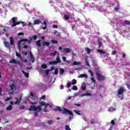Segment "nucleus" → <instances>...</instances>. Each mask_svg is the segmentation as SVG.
I'll return each mask as SVG.
<instances>
[{"mask_svg": "<svg viewBox=\"0 0 130 130\" xmlns=\"http://www.w3.org/2000/svg\"><path fill=\"white\" fill-rule=\"evenodd\" d=\"M29 104H31V106L28 110L29 111H35L34 113L35 117H37L39 115L38 112L42 110V109H41V106H38L37 107L35 105L37 104V102H29Z\"/></svg>", "mask_w": 130, "mask_h": 130, "instance_id": "nucleus-1", "label": "nucleus"}, {"mask_svg": "<svg viewBox=\"0 0 130 130\" xmlns=\"http://www.w3.org/2000/svg\"><path fill=\"white\" fill-rule=\"evenodd\" d=\"M55 111H59V112L62 111V113L63 114H69V115H74V114L72 111H70L66 108H63L62 110V109H61L60 107H56L55 109Z\"/></svg>", "mask_w": 130, "mask_h": 130, "instance_id": "nucleus-2", "label": "nucleus"}, {"mask_svg": "<svg viewBox=\"0 0 130 130\" xmlns=\"http://www.w3.org/2000/svg\"><path fill=\"white\" fill-rule=\"evenodd\" d=\"M124 87L121 86L120 87L117 92V96L118 98H120L121 100H122L123 99V96H124Z\"/></svg>", "mask_w": 130, "mask_h": 130, "instance_id": "nucleus-3", "label": "nucleus"}, {"mask_svg": "<svg viewBox=\"0 0 130 130\" xmlns=\"http://www.w3.org/2000/svg\"><path fill=\"white\" fill-rule=\"evenodd\" d=\"M56 61L54 60V61H49L48 62L49 64L55 66L57 64V63H60V62H61V61H60V59L58 56L56 57Z\"/></svg>", "mask_w": 130, "mask_h": 130, "instance_id": "nucleus-4", "label": "nucleus"}, {"mask_svg": "<svg viewBox=\"0 0 130 130\" xmlns=\"http://www.w3.org/2000/svg\"><path fill=\"white\" fill-rule=\"evenodd\" d=\"M96 76L99 81H105V79H106L105 76L101 75V74L99 73H96Z\"/></svg>", "mask_w": 130, "mask_h": 130, "instance_id": "nucleus-5", "label": "nucleus"}, {"mask_svg": "<svg viewBox=\"0 0 130 130\" xmlns=\"http://www.w3.org/2000/svg\"><path fill=\"white\" fill-rule=\"evenodd\" d=\"M33 40V39L32 38H30L29 40L27 39H21L19 43L18 44V48L20 49V48H21V47L20 46V43L21 42H28V43H31L32 42V41Z\"/></svg>", "mask_w": 130, "mask_h": 130, "instance_id": "nucleus-6", "label": "nucleus"}, {"mask_svg": "<svg viewBox=\"0 0 130 130\" xmlns=\"http://www.w3.org/2000/svg\"><path fill=\"white\" fill-rule=\"evenodd\" d=\"M15 99L16 100V101L14 103V105H17V104H20L21 101H22V95H20L19 98L15 97Z\"/></svg>", "mask_w": 130, "mask_h": 130, "instance_id": "nucleus-7", "label": "nucleus"}, {"mask_svg": "<svg viewBox=\"0 0 130 130\" xmlns=\"http://www.w3.org/2000/svg\"><path fill=\"white\" fill-rule=\"evenodd\" d=\"M40 105L39 106H41V109H42V106H45V108H46L47 106H49V107H51V106L49 104H46V103L45 102H41L40 103Z\"/></svg>", "mask_w": 130, "mask_h": 130, "instance_id": "nucleus-8", "label": "nucleus"}, {"mask_svg": "<svg viewBox=\"0 0 130 130\" xmlns=\"http://www.w3.org/2000/svg\"><path fill=\"white\" fill-rule=\"evenodd\" d=\"M38 24H42V22H41V20H40L39 19H36L34 21V25H38Z\"/></svg>", "mask_w": 130, "mask_h": 130, "instance_id": "nucleus-9", "label": "nucleus"}, {"mask_svg": "<svg viewBox=\"0 0 130 130\" xmlns=\"http://www.w3.org/2000/svg\"><path fill=\"white\" fill-rule=\"evenodd\" d=\"M30 58L31 62H34L35 61V58L34 57V56L32 54L31 52H30Z\"/></svg>", "mask_w": 130, "mask_h": 130, "instance_id": "nucleus-10", "label": "nucleus"}, {"mask_svg": "<svg viewBox=\"0 0 130 130\" xmlns=\"http://www.w3.org/2000/svg\"><path fill=\"white\" fill-rule=\"evenodd\" d=\"M4 44L6 48H10L11 45V44L9 43V42H4Z\"/></svg>", "mask_w": 130, "mask_h": 130, "instance_id": "nucleus-11", "label": "nucleus"}, {"mask_svg": "<svg viewBox=\"0 0 130 130\" xmlns=\"http://www.w3.org/2000/svg\"><path fill=\"white\" fill-rule=\"evenodd\" d=\"M10 63H18L20 64V62L19 61H16L15 59H11L9 61Z\"/></svg>", "mask_w": 130, "mask_h": 130, "instance_id": "nucleus-12", "label": "nucleus"}, {"mask_svg": "<svg viewBox=\"0 0 130 130\" xmlns=\"http://www.w3.org/2000/svg\"><path fill=\"white\" fill-rule=\"evenodd\" d=\"M11 91H14L16 89V85L15 84H11L10 85Z\"/></svg>", "mask_w": 130, "mask_h": 130, "instance_id": "nucleus-13", "label": "nucleus"}, {"mask_svg": "<svg viewBox=\"0 0 130 130\" xmlns=\"http://www.w3.org/2000/svg\"><path fill=\"white\" fill-rule=\"evenodd\" d=\"M10 45H14L15 44V41H14V39H13V37H11L10 38Z\"/></svg>", "mask_w": 130, "mask_h": 130, "instance_id": "nucleus-14", "label": "nucleus"}, {"mask_svg": "<svg viewBox=\"0 0 130 130\" xmlns=\"http://www.w3.org/2000/svg\"><path fill=\"white\" fill-rule=\"evenodd\" d=\"M86 89H87V87L86 86V84H85V83H83L82 84V85L81 86V90L85 91L86 90Z\"/></svg>", "mask_w": 130, "mask_h": 130, "instance_id": "nucleus-15", "label": "nucleus"}, {"mask_svg": "<svg viewBox=\"0 0 130 130\" xmlns=\"http://www.w3.org/2000/svg\"><path fill=\"white\" fill-rule=\"evenodd\" d=\"M74 112H75V113H76V114H78V115H82V111H79V110H74Z\"/></svg>", "mask_w": 130, "mask_h": 130, "instance_id": "nucleus-16", "label": "nucleus"}, {"mask_svg": "<svg viewBox=\"0 0 130 130\" xmlns=\"http://www.w3.org/2000/svg\"><path fill=\"white\" fill-rule=\"evenodd\" d=\"M78 78H88V75L87 74H81L79 75Z\"/></svg>", "mask_w": 130, "mask_h": 130, "instance_id": "nucleus-17", "label": "nucleus"}, {"mask_svg": "<svg viewBox=\"0 0 130 130\" xmlns=\"http://www.w3.org/2000/svg\"><path fill=\"white\" fill-rule=\"evenodd\" d=\"M64 50L66 53H70V52H71V49L69 48H64Z\"/></svg>", "mask_w": 130, "mask_h": 130, "instance_id": "nucleus-18", "label": "nucleus"}, {"mask_svg": "<svg viewBox=\"0 0 130 130\" xmlns=\"http://www.w3.org/2000/svg\"><path fill=\"white\" fill-rule=\"evenodd\" d=\"M43 24L45 26L43 27L42 29H43V30H45V29H47V22H46V21H44Z\"/></svg>", "mask_w": 130, "mask_h": 130, "instance_id": "nucleus-19", "label": "nucleus"}, {"mask_svg": "<svg viewBox=\"0 0 130 130\" xmlns=\"http://www.w3.org/2000/svg\"><path fill=\"white\" fill-rule=\"evenodd\" d=\"M98 52L102 53V54H106V52L105 51H103L102 50L98 49L97 50Z\"/></svg>", "mask_w": 130, "mask_h": 130, "instance_id": "nucleus-20", "label": "nucleus"}, {"mask_svg": "<svg viewBox=\"0 0 130 130\" xmlns=\"http://www.w3.org/2000/svg\"><path fill=\"white\" fill-rule=\"evenodd\" d=\"M43 46H44V45H46V46H47V47H48V46H49L50 45V43L48 42H44L43 43Z\"/></svg>", "mask_w": 130, "mask_h": 130, "instance_id": "nucleus-21", "label": "nucleus"}, {"mask_svg": "<svg viewBox=\"0 0 130 130\" xmlns=\"http://www.w3.org/2000/svg\"><path fill=\"white\" fill-rule=\"evenodd\" d=\"M22 21H18L15 23V24H12V27H16L17 25H20V24H21Z\"/></svg>", "mask_w": 130, "mask_h": 130, "instance_id": "nucleus-22", "label": "nucleus"}, {"mask_svg": "<svg viewBox=\"0 0 130 130\" xmlns=\"http://www.w3.org/2000/svg\"><path fill=\"white\" fill-rule=\"evenodd\" d=\"M81 96H82V97H83L84 96H92V94H91V93L88 92L86 93L82 94Z\"/></svg>", "mask_w": 130, "mask_h": 130, "instance_id": "nucleus-23", "label": "nucleus"}, {"mask_svg": "<svg viewBox=\"0 0 130 130\" xmlns=\"http://www.w3.org/2000/svg\"><path fill=\"white\" fill-rule=\"evenodd\" d=\"M108 111H110V112H112L113 111H115V108L111 107L108 109Z\"/></svg>", "mask_w": 130, "mask_h": 130, "instance_id": "nucleus-24", "label": "nucleus"}, {"mask_svg": "<svg viewBox=\"0 0 130 130\" xmlns=\"http://www.w3.org/2000/svg\"><path fill=\"white\" fill-rule=\"evenodd\" d=\"M13 109V106L11 105H9V106L6 107V110H12Z\"/></svg>", "mask_w": 130, "mask_h": 130, "instance_id": "nucleus-25", "label": "nucleus"}, {"mask_svg": "<svg viewBox=\"0 0 130 130\" xmlns=\"http://www.w3.org/2000/svg\"><path fill=\"white\" fill-rule=\"evenodd\" d=\"M57 53V51H55L54 52L51 53L50 54V55L51 56H55V55H56Z\"/></svg>", "mask_w": 130, "mask_h": 130, "instance_id": "nucleus-26", "label": "nucleus"}, {"mask_svg": "<svg viewBox=\"0 0 130 130\" xmlns=\"http://www.w3.org/2000/svg\"><path fill=\"white\" fill-rule=\"evenodd\" d=\"M80 64H81V62H77L76 61H75L73 63V66H80Z\"/></svg>", "mask_w": 130, "mask_h": 130, "instance_id": "nucleus-27", "label": "nucleus"}, {"mask_svg": "<svg viewBox=\"0 0 130 130\" xmlns=\"http://www.w3.org/2000/svg\"><path fill=\"white\" fill-rule=\"evenodd\" d=\"M11 20H12V22H13V25H15L16 23V17H13Z\"/></svg>", "mask_w": 130, "mask_h": 130, "instance_id": "nucleus-28", "label": "nucleus"}, {"mask_svg": "<svg viewBox=\"0 0 130 130\" xmlns=\"http://www.w3.org/2000/svg\"><path fill=\"white\" fill-rule=\"evenodd\" d=\"M59 71V74L60 75H62V74L64 73V70H63L62 68H60Z\"/></svg>", "mask_w": 130, "mask_h": 130, "instance_id": "nucleus-29", "label": "nucleus"}, {"mask_svg": "<svg viewBox=\"0 0 130 130\" xmlns=\"http://www.w3.org/2000/svg\"><path fill=\"white\" fill-rule=\"evenodd\" d=\"M85 51H87V54H89L91 52V49H89V48H86Z\"/></svg>", "mask_w": 130, "mask_h": 130, "instance_id": "nucleus-30", "label": "nucleus"}, {"mask_svg": "<svg viewBox=\"0 0 130 130\" xmlns=\"http://www.w3.org/2000/svg\"><path fill=\"white\" fill-rule=\"evenodd\" d=\"M22 73L23 74H24V76L26 77V78H28L29 77V73H26L24 71H22Z\"/></svg>", "mask_w": 130, "mask_h": 130, "instance_id": "nucleus-31", "label": "nucleus"}, {"mask_svg": "<svg viewBox=\"0 0 130 130\" xmlns=\"http://www.w3.org/2000/svg\"><path fill=\"white\" fill-rule=\"evenodd\" d=\"M64 18L65 19H66L67 21H68V20L70 19V16H69V15H64Z\"/></svg>", "mask_w": 130, "mask_h": 130, "instance_id": "nucleus-32", "label": "nucleus"}, {"mask_svg": "<svg viewBox=\"0 0 130 130\" xmlns=\"http://www.w3.org/2000/svg\"><path fill=\"white\" fill-rule=\"evenodd\" d=\"M41 41L40 40H38L37 42V45H38V46H39L40 47V46H41Z\"/></svg>", "mask_w": 130, "mask_h": 130, "instance_id": "nucleus-33", "label": "nucleus"}, {"mask_svg": "<svg viewBox=\"0 0 130 130\" xmlns=\"http://www.w3.org/2000/svg\"><path fill=\"white\" fill-rule=\"evenodd\" d=\"M98 43L99 44V48H100V47H101V45H102V42H101V41L99 40L98 41Z\"/></svg>", "mask_w": 130, "mask_h": 130, "instance_id": "nucleus-34", "label": "nucleus"}, {"mask_svg": "<svg viewBox=\"0 0 130 130\" xmlns=\"http://www.w3.org/2000/svg\"><path fill=\"white\" fill-rule=\"evenodd\" d=\"M124 23H125V24H126V25H130V21H129V20H125L124 21Z\"/></svg>", "mask_w": 130, "mask_h": 130, "instance_id": "nucleus-35", "label": "nucleus"}, {"mask_svg": "<svg viewBox=\"0 0 130 130\" xmlns=\"http://www.w3.org/2000/svg\"><path fill=\"white\" fill-rule=\"evenodd\" d=\"M65 129L66 130H71V128H70V126H69V125H66L65 126Z\"/></svg>", "mask_w": 130, "mask_h": 130, "instance_id": "nucleus-36", "label": "nucleus"}, {"mask_svg": "<svg viewBox=\"0 0 130 130\" xmlns=\"http://www.w3.org/2000/svg\"><path fill=\"white\" fill-rule=\"evenodd\" d=\"M41 67L42 69H47V66L46 64H43Z\"/></svg>", "mask_w": 130, "mask_h": 130, "instance_id": "nucleus-37", "label": "nucleus"}, {"mask_svg": "<svg viewBox=\"0 0 130 130\" xmlns=\"http://www.w3.org/2000/svg\"><path fill=\"white\" fill-rule=\"evenodd\" d=\"M19 109L20 110H23V109H25V106L24 105L20 106V107H19Z\"/></svg>", "mask_w": 130, "mask_h": 130, "instance_id": "nucleus-38", "label": "nucleus"}, {"mask_svg": "<svg viewBox=\"0 0 130 130\" xmlns=\"http://www.w3.org/2000/svg\"><path fill=\"white\" fill-rule=\"evenodd\" d=\"M114 11H116V12H118V10H119V7L117 6L114 8Z\"/></svg>", "mask_w": 130, "mask_h": 130, "instance_id": "nucleus-39", "label": "nucleus"}, {"mask_svg": "<svg viewBox=\"0 0 130 130\" xmlns=\"http://www.w3.org/2000/svg\"><path fill=\"white\" fill-rule=\"evenodd\" d=\"M85 63L87 67H89V68H90V64H89V61H88L87 59L86 60Z\"/></svg>", "mask_w": 130, "mask_h": 130, "instance_id": "nucleus-40", "label": "nucleus"}, {"mask_svg": "<svg viewBox=\"0 0 130 130\" xmlns=\"http://www.w3.org/2000/svg\"><path fill=\"white\" fill-rule=\"evenodd\" d=\"M76 83H77V80L76 79H73V82L71 84L72 85H76Z\"/></svg>", "mask_w": 130, "mask_h": 130, "instance_id": "nucleus-41", "label": "nucleus"}, {"mask_svg": "<svg viewBox=\"0 0 130 130\" xmlns=\"http://www.w3.org/2000/svg\"><path fill=\"white\" fill-rule=\"evenodd\" d=\"M54 74L55 75H57V74H58V69L56 68L55 69Z\"/></svg>", "mask_w": 130, "mask_h": 130, "instance_id": "nucleus-42", "label": "nucleus"}, {"mask_svg": "<svg viewBox=\"0 0 130 130\" xmlns=\"http://www.w3.org/2000/svg\"><path fill=\"white\" fill-rule=\"evenodd\" d=\"M91 80L92 83H93V84L96 83V80H95V79H94V78H91Z\"/></svg>", "mask_w": 130, "mask_h": 130, "instance_id": "nucleus-43", "label": "nucleus"}, {"mask_svg": "<svg viewBox=\"0 0 130 130\" xmlns=\"http://www.w3.org/2000/svg\"><path fill=\"white\" fill-rule=\"evenodd\" d=\"M71 86H72V83L70 82V83H68L67 85H66V87L67 88H70V87H71Z\"/></svg>", "mask_w": 130, "mask_h": 130, "instance_id": "nucleus-44", "label": "nucleus"}, {"mask_svg": "<svg viewBox=\"0 0 130 130\" xmlns=\"http://www.w3.org/2000/svg\"><path fill=\"white\" fill-rule=\"evenodd\" d=\"M51 42H52V43H53V44H57V41H55L54 40H52L51 41Z\"/></svg>", "mask_w": 130, "mask_h": 130, "instance_id": "nucleus-45", "label": "nucleus"}, {"mask_svg": "<svg viewBox=\"0 0 130 130\" xmlns=\"http://www.w3.org/2000/svg\"><path fill=\"white\" fill-rule=\"evenodd\" d=\"M73 90H74L75 91H77V90H78V87H77V86L74 85L73 88H72Z\"/></svg>", "mask_w": 130, "mask_h": 130, "instance_id": "nucleus-46", "label": "nucleus"}, {"mask_svg": "<svg viewBox=\"0 0 130 130\" xmlns=\"http://www.w3.org/2000/svg\"><path fill=\"white\" fill-rule=\"evenodd\" d=\"M16 56H17V57H19V58H21V54L18 53L16 52Z\"/></svg>", "mask_w": 130, "mask_h": 130, "instance_id": "nucleus-47", "label": "nucleus"}, {"mask_svg": "<svg viewBox=\"0 0 130 130\" xmlns=\"http://www.w3.org/2000/svg\"><path fill=\"white\" fill-rule=\"evenodd\" d=\"M117 53V52L115 51H112V55H115V54H116Z\"/></svg>", "mask_w": 130, "mask_h": 130, "instance_id": "nucleus-48", "label": "nucleus"}, {"mask_svg": "<svg viewBox=\"0 0 130 130\" xmlns=\"http://www.w3.org/2000/svg\"><path fill=\"white\" fill-rule=\"evenodd\" d=\"M49 72H50V70H46L45 73L47 76H48V75H49Z\"/></svg>", "mask_w": 130, "mask_h": 130, "instance_id": "nucleus-49", "label": "nucleus"}, {"mask_svg": "<svg viewBox=\"0 0 130 130\" xmlns=\"http://www.w3.org/2000/svg\"><path fill=\"white\" fill-rule=\"evenodd\" d=\"M88 72H89V73H90L91 76L93 77V76L94 75V74L93 73V72L91 71V70H89Z\"/></svg>", "mask_w": 130, "mask_h": 130, "instance_id": "nucleus-50", "label": "nucleus"}, {"mask_svg": "<svg viewBox=\"0 0 130 130\" xmlns=\"http://www.w3.org/2000/svg\"><path fill=\"white\" fill-rule=\"evenodd\" d=\"M95 121H94V119L91 118V120H90V123L91 124H93V123H94Z\"/></svg>", "mask_w": 130, "mask_h": 130, "instance_id": "nucleus-51", "label": "nucleus"}, {"mask_svg": "<svg viewBox=\"0 0 130 130\" xmlns=\"http://www.w3.org/2000/svg\"><path fill=\"white\" fill-rule=\"evenodd\" d=\"M66 62H67V63H68V64H71V63H72V61L69 60H66Z\"/></svg>", "mask_w": 130, "mask_h": 130, "instance_id": "nucleus-52", "label": "nucleus"}, {"mask_svg": "<svg viewBox=\"0 0 130 130\" xmlns=\"http://www.w3.org/2000/svg\"><path fill=\"white\" fill-rule=\"evenodd\" d=\"M32 38L34 40H36L37 39V36L35 35V36H32Z\"/></svg>", "mask_w": 130, "mask_h": 130, "instance_id": "nucleus-53", "label": "nucleus"}, {"mask_svg": "<svg viewBox=\"0 0 130 130\" xmlns=\"http://www.w3.org/2000/svg\"><path fill=\"white\" fill-rule=\"evenodd\" d=\"M21 24L22 25V27H25L26 26V23H25L24 22L21 21Z\"/></svg>", "mask_w": 130, "mask_h": 130, "instance_id": "nucleus-54", "label": "nucleus"}, {"mask_svg": "<svg viewBox=\"0 0 130 130\" xmlns=\"http://www.w3.org/2000/svg\"><path fill=\"white\" fill-rule=\"evenodd\" d=\"M47 123H48V124H51V123H52V120H50L48 121Z\"/></svg>", "mask_w": 130, "mask_h": 130, "instance_id": "nucleus-55", "label": "nucleus"}, {"mask_svg": "<svg viewBox=\"0 0 130 130\" xmlns=\"http://www.w3.org/2000/svg\"><path fill=\"white\" fill-rule=\"evenodd\" d=\"M62 59H63V61H67V58L66 57H62Z\"/></svg>", "mask_w": 130, "mask_h": 130, "instance_id": "nucleus-56", "label": "nucleus"}, {"mask_svg": "<svg viewBox=\"0 0 130 130\" xmlns=\"http://www.w3.org/2000/svg\"><path fill=\"white\" fill-rule=\"evenodd\" d=\"M17 35H18V36H22V35H24V33H23V32H19V33H18V34H17Z\"/></svg>", "mask_w": 130, "mask_h": 130, "instance_id": "nucleus-57", "label": "nucleus"}, {"mask_svg": "<svg viewBox=\"0 0 130 130\" xmlns=\"http://www.w3.org/2000/svg\"><path fill=\"white\" fill-rule=\"evenodd\" d=\"M111 124H113V125H114V124H115V122H114L113 120H112L111 121Z\"/></svg>", "mask_w": 130, "mask_h": 130, "instance_id": "nucleus-58", "label": "nucleus"}, {"mask_svg": "<svg viewBox=\"0 0 130 130\" xmlns=\"http://www.w3.org/2000/svg\"><path fill=\"white\" fill-rule=\"evenodd\" d=\"M53 28H55L56 29H57L58 28V26H57V25L54 24L53 25Z\"/></svg>", "mask_w": 130, "mask_h": 130, "instance_id": "nucleus-59", "label": "nucleus"}, {"mask_svg": "<svg viewBox=\"0 0 130 130\" xmlns=\"http://www.w3.org/2000/svg\"><path fill=\"white\" fill-rule=\"evenodd\" d=\"M125 85H126V86H127V88H128V89H129V88H130V85H129V84H128V83H126Z\"/></svg>", "mask_w": 130, "mask_h": 130, "instance_id": "nucleus-60", "label": "nucleus"}, {"mask_svg": "<svg viewBox=\"0 0 130 130\" xmlns=\"http://www.w3.org/2000/svg\"><path fill=\"white\" fill-rule=\"evenodd\" d=\"M40 99H43V100H45V95H43L42 97H41Z\"/></svg>", "mask_w": 130, "mask_h": 130, "instance_id": "nucleus-61", "label": "nucleus"}, {"mask_svg": "<svg viewBox=\"0 0 130 130\" xmlns=\"http://www.w3.org/2000/svg\"><path fill=\"white\" fill-rule=\"evenodd\" d=\"M12 99V98H7L6 100L5 101H9V100H11Z\"/></svg>", "mask_w": 130, "mask_h": 130, "instance_id": "nucleus-62", "label": "nucleus"}, {"mask_svg": "<svg viewBox=\"0 0 130 130\" xmlns=\"http://www.w3.org/2000/svg\"><path fill=\"white\" fill-rule=\"evenodd\" d=\"M27 26H32V23L31 22H29L27 24Z\"/></svg>", "mask_w": 130, "mask_h": 130, "instance_id": "nucleus-63", "label": "nucleus"}, {"mask_svg": "<svg viewBox=\"0 0 130 130\" xmlns=\"http://www.w3.org/2000/svg\"><path fill=\"white\" fill-rule=\"evenodd\" d=\"M23 48H24V49H26V48H28V46L25 45H24V46H23Z\"/></svg>", "mask_w": 130, "mask_h": 130, "instance_id": "nucleus-64", "label": "nucleus"}]
</instances>
